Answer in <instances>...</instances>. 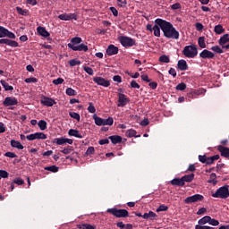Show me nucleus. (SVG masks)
<instances>
[{
    "label": "nucleus",
    "mask_w": 229,
    "mask_h": 229,
    "mask_svg": "<svg viewBox=\"0 0 229 229\" xmlns=\"http://www.w3.org/2000/svg\"><path fill=\"white\" fill-rule=\"evenodd\" d=\"M155 22L161 28L165 38H172L173 40L180 38V32L176 30L173 23L160 18H157Z\"/></svg>",
    "instance_id": "obj_1"
},
{
    "label": "nucleus",
    "mask_w": 229,
    "mask_h": 229,
    "mask_svg": "<svg viewBox=\"0 0 229 229\" xmlns=\"http://www.w3.org/2000/svg\"><path fill=\"white\" fill-rule=\"evenodd\" d=\"M212 198H219L220 199H226L229 198V186L225 185L216 190L215 193L211 194Z\"/></svg>",
    "instance_id": "obj_2"
},
{
    "label": "nucleus",
    "mask_w": 229,
    "mask_h": 229,
    "mask_svg": "<svg viewBox=\"0 0 229 229\" xmlns=\"http://www.w3.org/2000/svg\"><path fill=\"white\" fill-rule=\"evenodd\" d=\"M182 55H184L186 58H196V56H198V47H196V45L184 47Z\"/></svg>",
    "instance_id": "obj_3"
},
{
    "label": "nucleus",
    "mask_w": 229,
    "mask_h": 229,
    "mask_svg": "<svg viewBox=\"0 0 229 229\" xmlns=\"http://www.w3.org/2000/svg\"><path fill=\"white\" fill-rule=\"evenodd\" d=\"M107 213L114 217H128L130 213L126 209H117L116 208H108Z\"/></svg>",
    "instance_id": "obj_4"
},
{
    "label": "nucleus",
    "mask_w": 229,
    "mask_h": 229,
    "mask_svg": "<svg viewBox=\"0 0 229 229\" xmlns=\"http://www.w3.org/2000/svg\"><path fill=\"white\" fill-rule=\"evenodd\" d=\"M118 40L122 46H123V47H133V46L136 44L135 39L126 36L119 37Z\"/></svg>",
    "instance_id": "obj_5"
},
{
    "label": "nucleus",
    "mask_w": 229,
    "mask_h": 229,
    "mask_svg": "<svg viewBox=\"0 0 229 229\" xmlns=\"http://www.w3.org/2000/svg\"><path fill=\"white\" fill-rule=\"evenodd\" d=\"M205 199V197L201 194H195L193 196L187 197L184 199V203L186 205H191V203H198L199 201H203Z\"/></svg>",
    "instance_id": "obj_6"
},
{
    "label": "nucleus",
    "mask_w": 229,
    "mask_h": 229,
    "mask_svg": "<svg viewBox=\"0 0 229 229\" xmlns=\"http://www.w3.org/2000/svg\"><path fill=\"white\" fill-rule=\"evenodd\" d=\"M53 144H57V146H64V144H72L73 140L68 138H55L53 140Z\"/></svg>",
    "instance_id": "obj_7"
},
{
    "label": "nucleus",
    "mask_w": 229,
    "mask_h": 229,
    "mask_svg": "<svg viewBox=\"0 0 229 229\" xmlns=\"http://www.w3.org/2000/svg\"><path fill=\"white\" fill-rule=\"evenodd\" d=\"M4 37H8V38H15L13 32L8 30V29L3 26H0V38H4Z\"/></svg>",
    "instance_id": "obj_8"
},
{
    "label": "nucleus",
    "mask_w": 229,
    "mask_h": 229,
    "mask_svg": "<svg viewBox=\"0 0 229 229\" xmlns=\"http://www.w3.org/2000/svg\"><path fill=\"white\" fill-rule=\"evenodd\" d=\"M4 106H15L19 105V100L15 97H6L3 102Z\"/></svg>",
    "instance_id": "obj_9"
},
{
    "label": "nucleus",
    "mask_w": 229,
    "mask_h": 229,
    "mask_svg": "<svg viewBox=\"0 0 229 229\" xmlns=\"http://www.w3.org/2000/svg\"><path fill=\"white\" fill-rule=\"evenodd\" d=\"M130 103V98L126 97V95L123 93L118 94V104L117 106H126Z\"/></svg>",
    "instance_id": "obj_10"
},
{
    "label": "nucleus",
    "mask_w": 229,
    "mask_h": 229,
    "mask_svg": "<svg viewBox=\"0 0 229 229\" xmlns=\"http://www.w3.org/2000/svg\"><path fill=\"white\" fill-rule=\"evenodd\" d=\"M68 47L72 51H84V53H87V51H89V47L85 44H81L78 46L68 44Z\"/></svg>",
    "instance_id": "obj_11"
},
{
    "label": "nucleus",
    "mask_w": 229,
    "mask_h": 229,
    "mask_svg": "<svg viewBox=\"0 0 229 229\" xmlns=\"http://www.w3.org/2000/svg\"><path fill=\"white\" fill-rule=\"evenodd\" d=\"M205 92H207V90L205 89H193L192 91L188 93V98L190 99H196V98H198L199 96H205Z\"/></svg>",
    "instance_id": "obj_12"
},
{
    "label": "nucleus",
    "mask_w": 229,
    "mask_h": 229,
    "mask_svg": "<svg viewBox=\"0 0 229 229\" xmlns=\"http://www.w3.org/2000/svg\"><path fill=\"white\" fill-rule=\"evenodd\" d=\"M93 81L101 87H110V81H106L102 77H94Z\"/></svg>",
    "instance_id": "obj_13"
},
{
    "label": "nucleus",
    "mask_w": 229,
    "mask_h": 229,
    "mask_svg": "<svg viewBox=\"0 0 229 229\" xmlns=\"http://www.w3.org/2000/svg\"><path fill=\"white\" fill-rule=\"evenodd\" d=\"M40 103L44 106H53L54 105H56V101L49 97H42Z\"/></svg>",
    "instance_id": "obj_14"
},
{
    "label": "nucleus",
    "mask_w": 229,
    "mask_h": 229,
    "mask_svg": "<svg viewBox=\"0 0 229 229\" xmlns=\"http://www.w3.org/2000/svg\"><path fill=\"white\" fill-rule=\"evenodd\" d=\"M58 17L61 21H72V19L76 21L78 19V15H76V13H63Z\"/></svg>",
    "instance_id": "obj_15"
},
{
    "label": "nucleus",
    "mask_w": 229,
    "mask_h": 229,
    "mask_svg": "<svg viewBox=\"0 0 229 229\" xmlns=\"http://www.w3.org/2000/svg\"><path fill=\"white\" fill-rule=\"evenodd\" d=\"M119 53V47H114V45H109L106 49V55L108 56H114V55H117Z\"/></svg>",
    "instance_id": "obj_16"
},
{
    "label": "nucleus",
    "mask_w": 229,
    "mask_h": 229,
    "mask_svg": "<svg viewBox=\"0 0 229 229\" xmlns=\"http://www.w3.org/2000/svg\"><path fill=\"white\" fill-rule=\"evenodd\" d=\"M177 67L179 71H188L189 70V64H187V61L181 59L178 61Z\"/></svg>",
    "instance_id": "obj_17"
},
{
    "label": "nucleus",
    "mask_w": 229,
    "mask_h": 229,
    "mask_svg": "<svg viewBox=\"0 0 229 229\" xmlns=\"http://www.w3.org/2000/svg\"><path fill=\"white\" fill-rule=\"evenodd\" d=\"M219 153H221V157H224V158H229V148L223 146H218L217 148Z\"/></svg>",
    "instance_id": "obj_18"
},
{
    "label": "nucleus",
    "mask_w": 229,
    "mask_h": 229,
    "mask_svg": "<svg viewBox=\"0 0 229 229\" xmlns=\"http://www.w3.org/2000/svg\"><path fill=\"white\" fill-rule=\"evenodd\" d=\"M200 58H214L216 55L212 53L211 51H208V49H204L200 54H199Z\"/></svg>",
    "instance_id": "obj_19"
},
{
    "label": "nucleus",
    "mask_w": 229,
    "mask_h": 229,
    "mask_svg": "<svg viewBox=\"0 0 229 229\" xmlns=\"http://www.w3.org/2000/svg\"><path fill=\"white\" fill-rule=\"evenodd\" d=\"M109 140H111L112 144H121L123 142V137L119 135L109 136Z\"/></svg>",
    "instance_id": "obj_20"
},
{
    "label": "nucleus",
    "mask_w": 229,
    "mask_h": 229,
    "mask_svg": "<svg viewBox=\"0 0 229 229\" xmlns=\"http://www.w3.org/2000/svg\"><path fill=\"white\" fill-rule=\"evenodd\" d=\"M37 31L38 33V35H40L41 37H44L45 38H47V37H49V33L46 30V28L38 26L37 28Z\"/></svg>",
    "instance_id": "obj_21"
},
{
    "label": "nucleus",
    "mask_w": 229,
    "mask_h": 229,
    "mask_svg": "<svg viewBox=\"0 0 229 229\" xmlns=\"http://www.w3.org/2000/svg\"><path fill=\"white\" fill-rule=\"evenodd\" d=\"M170 183L172 185H176L177 187H183V185H185L183 182L182 177V178H174L170 182Z\"/></svg>",
    "instance_id": "obj_22"
},
{
    "label": "nucleus",
    "mask_w": 229,
    "mask_h": 229,
    "mask_svg": "<svg viewBox=\"0 0 229 229\" xmlns=\"http://www.w3.org/2000/svg\"><path fill=\"white\" fill-rule=\"evenodd\" d=\"M68 135H70V137H76L77 139H83V136L81 135V133H80V131L78 130L71 129L68 131Z\"/></svg>",
    "instance_id": "obj_23"
},
{
    "label": "nucleus",
    "mask_w": 229,
    "mask_h": 229,
    "mask_svg": "<svg viewBox=\"0 0 229 229\" xmlns=\"http://www.w3.org/2000/svg\"><path fill=\"white\" fill-rule=\"evenodd\" d=\"M12 148H16V149H24V146L21 143V141L12 140H11Z\"/></svg>",
    "instance_id": "obj_24"
},
{
    "label": "nucleus",
    "mask_w": 229,
    "mask_h": 229,
    "mask_svg": "<svg viewBox=\"0 0 229 229\" xmlns=\"http://www.w3.org/2000/svg\"><path fill=\"white\" fill-rule=\"evenodd\" d=\"M208 183H211V185H217V175L216 173H212L209 175V180H208Z\"/></svg>",
    "instance_id": "obj_25"
},
{
    "label": "nucleus",
    "mask_w": 229,
    "mask_h": 229,
    "mask_svg": "<svg viewBox=\"0 0 229 229\" xmlns=\"http://www.w3.org/2000/svg\"><path fill=\"white\" fill-rule=\"evenodd\" d=\"M158 216L153 212V211H149L148 213H145L142 217L143 219H157Z\"/></svg>",
    "instance_id": "obj_26"
},
{
    "label": "nucleus",
    "mask_w": 229,
    "mask_h": 229,
    "mask_svg": "<svg viewBox=\"0 0 229 229\" xmlns=\"http://www.w3.org/2000/svg\"><path fill=\"white\" fill-rule=\"evenodd\" d=\"M219 155H215L213 157H207L206 164L207 165H212L216 160H219Z\"/></svg>",
    "instance_id": "obj_27"
},
{
    "label": "nucleus",
    "mask_w": 229,
    "mask_h": 229,
    "mask_svg": "<svg viewBox=\"0 0 229 229\" xmlns=\"http://www.w3.org/2000/svg\"><path fill=\"white\" fill-rule=\"evenodd\" d=\"M194 174H186L184 176H182V182L185 185V182L187 183H191V182H192V180H194Z\"/></svg>",
    "instance_id": "obj_28"
},
{
    "label": "nucleus",
    "mask_w": 229,
    "mask_h": 229,
    "mask_svg": "<svg viewBox=\"0 0 229 229\" xmlns=\"http://www.w3.org/2000/svg\"><path fill=\"white\" fill-rule=\"evenodd\" d=\"M229 42V34H225L223 37L219 39V45L222 46V47H225V44Z\"/></svg>",
    "instance_id": "obj_29"
},
{
    "label": "nucleus",
    "mask_w": 229,
    "mask_h": 229,
    "mask_svg": "<svg viewBox=\"0 0 229 229\" xmlns=\"http://www.w3.org/2000/svg\"><path fill=\"white\" fill-rule=\"evenodd\" d=\"M214 31L216 35H221V34L225 33V28H223V25L218 24V25L215 26Z\"/></svg>",
    "instance_id": "obj_30"
},
{
    "label": "nucleus",
    "mask_w": 229,
    "mask_h": 229,
    "mask_svg": "<svg viewBox=\"0 0 229 229\" xmlns=\"http://www.w3.org/2000/svg\"><path fill=\"white\" fill-rule=\"evenodd\" d=\"M93 119H94L95 124H97V126H103V123H104L103 118L98 116V114H94Z\"/></svg>",
    "instance_id": "obj_31"
},
{
    "label": "nucleus",
    "mask_w": 229,
    "mask_h": 229,
    "mask_svg": "<svg viewBox=\"0 0 229 229\" xmlns=\"http://www.w3.org/2000/svg\"><path fill=\"white\" fill-rule=\"evenodd\" d=\"M34 134L37 140H46V139H47V135L44 132H36Z\"/></svg>",
    "instance_id": "obj_32"
},
{
    "label": "nucleus",
    "mask_w": 229,
    "mask_h": 229,
    "mask_svg": "<svg viewBox=\"0 0 229 229\" xmlns=\"http://www.w3.org/2000/svg\"><path fill=\"white\" fill-rule=\"evenodd\" d=\"M38 126L42 131H44V130H47V122L45 120H40L38 123Z\"/></svg>",
    "instance_id": "obj_33"
},
{
    "label": "nucleus",
    "mask_w": 229,
    "mask_h": 229,
    "mask_svg": "<svg viewBox=\"0 0 229 229\" xmlns=\"http://www.w3.org/2000/svg\"><path fill=\"white\" fill-rule=\"evenodd\" d=\"M77 227L79 229H96V225H92L90 224H81L78 225Z\"/></svg>",
    "instance_id": "obj_34"
},
{
    "label": "nucleus",
    "mask_w": 229,
    "mask_h": 229,
    "mask_svg": "<svg viewBox=\"0 0 229 229\" xmlns=\"http://www.w3.org/2000/svg\"><path fill=\"white\" fill-rule=\"evenodd\" d=\"M210 216H205L204 217L200 218L199 220V225H207V223H210Z\"/></svg>",
    "instance_id": "obj_35"
},
{
    "label": "nucleus",
    "mask_w": 229,
    "mask_h": 229,
    "mask_svg": "<svg viewBox=\"0 0 229 229\" xmlns=\"http://www.w3.org/2000/svg\"><path fill=\"white\" fill-rule=\"evenodd\" d=\"M1 85L4 87V90H13V86H11L6 82L5 81H0Z\"/></svg>",
    "instance_id": "obj_36"
},
{
    "label": "nucleus",
    "mask_w": 229,
    "mask_h": 229,
    "mask_svg": "<svg viewBox=\"0 0 229 229\" xmlns=\"http://www.w3.org/2000/svg\"><path fill=\"white\" fill-rule=\"evenodd\" d=\"M125 135H126V137H129V139H131V137H137V131H135L133 129L128 130L125 132Z\"/></svg>",
    "instance_id": "obj_37"
},
{
    "label": "nucleus",
    "mask_w": 229,
    "mask_h": 229,
    "mask_svg": "<svg viewBox=\"0 0 229 229\" xmlns=\"http://www.w3.org/2000/svg\"><path fill=\"white\" fill-rule=\"evenodd\" d=\"M159 62L161 64H169V62H171V59L169 58V55H163L159 57Z\"/></svg>",
    "instance_id": "obj_38"
},
{
    "label": "nucleus",
    "mask_w": 229,
    "mask_h": 229,
    "mask_svg": "<svg viewBox=\"0 0 229 229\" xmlns=\"http://www.w3.org/2000/svg\"><path fill=\"white\" fill-rule=\"evenodd\" d=\"M114 124V118L109 116L107 119H104L103 126H112Z\"/></svg>",
    "instance_id": "obj_39"
},
{
    "label": "nucleus",
    "mask_w": 229,
    "mask_h": 229,
    "mask_svg": "<svg viewBox=\"0 0 229 229\" xmlns=\"http://www.w3.org/2000/svg\"><path fill=\"white\" fill-rule=\"evenodd\" d=\"M72 151H74V148L72 146H68L61 150V153H64V155H71Z\"/></svg>",
    "instance_id": "obj_40"
},
{
    "label": "nucleus",
    "mask_w": 229,
    "mask_h": 229,
    "mask_svg": "<svg viewBox=\"0 0 229 229\" xmlns=\"http://www.w3.org/2000/svg\"><path fill=\"white\" fill-rule=\"evenodd\" d=\"M198 44L201 49H205V47H207V44H205V37H199L198 39Z\"/></svg>",
    "instance_id": "obj_41"
},
{
    "label": "nucleus",
    "mask_w": 229,
    "mask_h": 229,
    "mask_svg": "<svg viewBox=\"0 0 229 229\" xmlns=\"http://www.w3.org/2000/svg\"><path fill=\"white\" fill-rule=\"evenodd\" d=\"M16 12L19 13V15H28L30 13V11L28 10H23L22 8L17 6L16 7Z\"/></svg>",
    "instance_id": "obj_42"
},
{
    "label": "nucleus",
    "mask_w": 229,
    "mask_h": 229,
    "mask_svg": "<svg viewBox=\"0 0 229 229\" xmlns=\"http://www.w3.org/2000/svg\"><path fill=\"white\" fill-rule=\"evenodd\" d=\"M70 117H72V119H76V121H78V123H80L81 117L80 116V114L76 113V112H70L69 113Z\"/></svg>",
    "instance_id": "obj_43"
},
{
    "label": "nucleus",
    "mask_w": 229,
    "mask_h": 229,
    "mask_svg": "<svg viewBox=\"0 0 229 229\" xmlns=\"http://www.w3.org/2000/svg\"><path fill=\"white\" fill-rule=\"evenodd\" d=\"M58 166L56 165H50V166H46L45 171H50L51 173H58Z\"/></svg>",
    "instance_id": "obj_44"
},
{
    "label": "nucleus",
    "mask_w": 229,
    "mask_h": 229,
    "mask_svg": "<svg viewBox=\"0 0 229 229\" xmlns=\"http://www.w3.org/2000/svg\"><path fill=\"white\" fill-rule=\"evenodd\" d=\"M68 44H72L73 46H76L78 44H81V38L80 37H75L71 39V43Z\"/></svg>",
    "instance_id": "obj_45"
},
{
    "label": "nucleus",
    "mask_w": 229,
    "mask_h": 229,
    "mask_svg": "<svg viewBox=\"0 0 229 229\" xmlns=\"http://www.w3.org/2000/svg\"><path fill=\"white\" fill-rule=\"evenodd\" d=\"M160 30H161V28L158 24L154 25L153 31H154L155 37H160Z\"/></svg>",
    "instance_id": "obj_46"
},
{
    "label": "nucleus",
    "mask_w": 229,
    "mask_h": 229,
    "mask_svg": "<svg viewBox=\"0 0 229 229\" xmlns=\"http://www.w3.org/2000/svg\"><path fill=\"white\" fill-rule=\"evenodd\" d=\"M88 112H89V114H96V106H94L92 102L89 103Z\"/></svg>",
    "instance_id": "obj_47"
},
{
    "label": "nucleus",
    "mask_w": 229,
    "mask_h": 229,
    "mask_svg": "<svg viewBox=\"0 0 229 229\" xmlns=\"http://www.w3.org/2000/svg\"><path fill=\"white\" fill-rule=\"evenodd\" d=\"M167 210H169V208L167 206L160 205L156 210V212H167Z\"/></svg>",
    "instance_id": "obj_48"
},
{
    "label": "nucleus",
    "mask_w": 229,
    "mask_h": 229,
    "mask_svg": "<svg viewBox=\"0 0 229 229\" xmlns=\"http://www.w3.org/2000/svg\"><path fill=\"white\" fill-rule=\"evenodd\" d=\"M81 64V62L78 61L76 59H72V60L69 61V65L71 67H75V65H80Z\"/></svg>",
    "instance_id": "obj_49"
},
{
    "label": "nucleus",
    "mask_w": 229,
    "mask_h": 229,
    "mask_svg": "<svg viewBox=\"0 0 229 229\" xmlns=\"http://www.w3.org/2000/svg\"><path fill=\"white\" fill-rule=\"evenodd\" d=\"M38 79H37L35 77H30V78L25 79V83H38Z\"/></svg>",
    "instance_id": "obj_50"
},
{
    "label": "nucleus",
    "mask_w": 229,
    "mask_h": 229,
    "mask_svg": "<svg viewBox=\"0 0 229 229\" xmlns=\"http://www.w3.org/2000/svg\"><path fill=\"white\" fill-rule=\"evenodd\" d=\"M211 51H214L215 53H218L219 55L223 53V49L219 46L212 47Z\"/></svg>",
    "instance_id": "obj_51"
},
{
    "label": "nucleus",
    "mask_w": 229,
    "mask_h": 229,
    "mask_svg": "<svg viewBox=\"0 0 229 229\" xmlns=\"http://www.w3.org/2000/svg\"><path fill=\"white\" fill-rule=\"evenodd\" d=\"M83 69H84L85 72H87V74H89V76L94 75V70H92V68H90L89 66H84Z\"/></svg>",
    "instance_id": "obj_52"
},
{
    "label": "nucleus",
    "mask_w": 229,
    "mask_h": 229,
    "mask_svg": "<svg viewBox=\"0 0 229 229\" xmlns=\"http://www.w3.org/2000/svg\"><path fill=\"white\" fill-rule=\"evenodd\" d=\"M66 95L67 96H76V90H74L72 88H67Z\"/></svg>",
    "instance_id": "obj_53"
},
{
    "label": "nucleus",
    "mask_w": 229,
    "mask_h": 229,
    "mask_svg": "<svg viewBox=\"0 0 229 229\" xmlns=\"http://www.w3.org/2000/svg\"><path fill=\"white\" fill-rule=\"evenodd\" d=\"M7 46H10V47H19V43L17 41L9 39Z\"/></svg>",
    "instance_id": "obj_54"
},
{
    "label": "nucleus",
    "mask_w": 229,
    "mask_h": 229,
    "mask_svg": "<svg viewBox=\"0 0 229 229\" xmlns=\"http://www.w3.org/2000/svg\"><path fill=\"white\" fill-rule=\"evenodd\" d=\"M185 89H187V84L182 82V83H179L177 86H176V90H185Z\"/></svg>",
    "instance_id": "obj_55"
},
{
    "label": "nucleus",
    "mask_w": 229,
    "mask_h": 229,
    "mask_svg": "<svg viewBox=\"0 0 229 229\" xmlns=\"http://www.w3.org/2000/svg\"><path fill=\"white\" fill-rule=\"evenodd\" d=\"M8 176H10V174L6 170H0V180L1 178H8Z\"/></svg>",
    "instance_id": "obj_56"
},
{
    "label": "nucleus",
    "mask_w": 229,
    "mask_h": 229,
    "mask_svg": "<svg viewBox=\"0 0 229 229\" xmlns=\"http://www.w3.org/2000/svg\"><path fill=\"white\" fill-rule=\"evenodd\" d=\"M209 225H211V226H219V220L211 217L209 220Z\"/></svg>",
    "instance_id": "obj_57"
},
{
    "label": "nucleus",
    "mask_w": 229,
    "mask_h": 229,
    "mask_svg": "<svg viewBox=\"0 0 229 229\" xmlns=\"http://www.w3.org/2000/svg\"><path fill=\"white\" fill-rule=\"evenodd\" d=\"M4 157H7L8 158H17V154L13 152H6Z\"/></svg>",
    "instance_id": "obj_58"
},
{
    "label": "nucleus",
    "mask_w": 229,
    "mask_h": 229,
    "mask_svg": "<svg viewBox=\"0 0 229 229\" xmlns=\"http://www.w3.org/2000/svg\"><path fill=\"white\" fill-rule=\"evenodd\" d=\"M118 4V6H120V8H124V6H126V4H128V2L126 0H116Z\"/></svg>",
    "instance_id": "obj_59"
},
{
    "label": "nucleus",
    "mask_w": 229,
    "mask_h": 229,
    "mask_svg": "<svg viewBox=\"0 0 229 229\" xmlns=\"http://www.w3.org/2000/svg\"><path fill=\"white\" fill-rule=\"evenodd\" d=\"M195 229H214V227H210L208 225H201L199 224L195 225Z\"/></svg>",
    "instance_id": "obj_60"
},
{
    "label": "nucleus",
    "mask_w": 229,
    "mask_h": 229,
    "mask_svg": "<svg viewBox=\"0 0 229 229\" xmlns=\"http://www.w3.org/2000/svg\"><path fill=\"white\" fill-rule=\"evenodd\" d=\"M64 79L62 78H57L55 80L53 81L54 85H62V83H64Z\"/></svg>",
    "instance_id": "obj_61"
},
{
    "label": "nucleus",
    "mask_w": 229,
    "mask_h": 229,
    "mask_svg": "<svg viewBox=\"0 0 229 229\" xmlns=\"http://www.w3.org/2000/svg\"><path fill=\"white\" fill-rule=\"evenodd\" d=\"M13 183H16V185H24V180L16 178L13 180Z\"/></svg>",
    "instance_id": "obj_62"
},
{
    "label": "nucleus",
    "mask_w": 229,
    "mask_h": 229,
    "mask_svg": "<svg viewBox=\"0 0 229 229\" xmlns=\"http://www.w3.org/2000/svg\"><path fill=\"white\" fill-rule=\"evenodd\" d=\"M131 89H140V85L139 83H137L136 81H131Z\"/></svg>",
    "instance_id": "obj_63"
},
{
    "label": "nucleus",
    "mask_w": 229,
    "mask_h": 229,
    "mask_svg": "<svg viewBox=\"0 0 229 229\" xmlns=\"http://www.w3.org/2000/svg\"><path fill=\"white\" fill-rule=\"evenodd\" d=\"M195 28L197 30V31H203V24L201 22H197L195 24Z\"/></svg>",
    "instance_id": "obj_64"
}]
</instances>
